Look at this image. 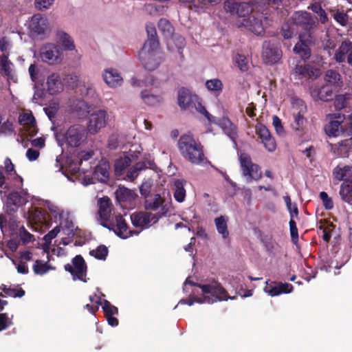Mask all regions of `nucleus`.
<instances>
[{"label": "nucleus", "instance_id": "1", "mask_svg": "<svg viewBox=\"0 0 352 352\" xmlns=\"http://www.w3.org/2000/svg\"><path fill=\"white\" fill-rule=\"evenodd\" d=\"M166 207H163L162 212L152 213L148 211H140L131 215L133 226L140 228L141 230L150 228L158 222L160 219L166 217Z\"/></svg>", "mask_w": 352, "mask_h": 352}, {"label": "nucleus", "instance_id": "2", "mask_svg": "<svg viewBox=\"0 0 352 352\" xmlns=\"http://www.w3.org/2000/svg\"><path fill=\"white\" fill-rule=\"evenodd\" d=\"M202 296H199L200 303L212 304L217 300H226L229 298L228 292L220 284L200 285Z\"/></svg>", "mask_w": 352, "mask_h": 352}, {"label": "nucleus", "instance_id": "3", "mask_svg": "<svg viewBox=\"0 0 352 352\" xmlns=\"http://www.w3.org/2000/svg\"><path fill=\"white\" fill-rule=\"evenodd\" d=\"M291 20L294 25L304 30L307 36H311L318 25L317 17L306 11L295 12Z\"/></svg>", "mask_w": 352, "mask_h": 352}, {"label": "nucleus", "instance_id": "4", "mask_svg": "<svg viewBox=\"0 0 352 352\" xmlns=\"http://www.w3.org/2000/svg\"><path fill=\"white\" fill-rule=\"evenodd\" d=\"M178 148L182 155L193 164H198L197 144L192 136L183 135L178 141Z\"/></svg>", "mask_w": 352, "mask_h": 352}, {"label": "nucleus", "instance_id": "5", "mask_svg": "<svg viewBox=\"0 0 352 352\" xmlns=\"http://www.w3.org/2000/svg\"><path fill=\"white\" fill-rule=\"evenodd\" d=\"M283 52L280 42L276 39L265 41L262 46V58L267 65H274L282 58Z\"/></svg>", "mask_w": 352, "mask_h": 352}, {"label": "nucleus", "instance_id": "6", "mask_svg": "<svg viewBox=\"0 0 352 352\" xmlns=\"http://www.w3.org/2000/svg\"><path fill=\"white\" fill-rule=\"evenodd\" d=\"M239 162L242 175L247 177L248 182L258 181L262 177L261 167L252 162L250 155L246 153H241Z\"/></svg>", "mask_w": 352, "mask_h": 352}, {"label": "nucleus", "instance_id": "7", "mask_svg": "<svg viewBox=\"0 0 352 352\" xmlns=\"http://www.w3.org/2000/svg\"><path fill=\"white\" fill-rule=\"evenodd\" d=\"M293 105V120L291 122V126L295 131L302 132L307 122V120L305 118V114L307 110V106L305 102L300 98L294 99Z\"/></svg>", "mask_w": 352, "mask_h": 352}, {"label": "nucleus", "instance_id": "8", "mask_svg": "<svg viewBox=\"0 0 352 352\" xmlns=\"http://www.w3.org/2000/svg\"><path fill=\"white\" fill-rule=\"evenodd\" d=\"M87 138V130L82 124H74L65 134L66 144L71 147H78Z\"/></svg>", "mask_w": 352, "mask_h": 352}, {"label": "nucleus", "instance_id": "9", "mask_svg": "<svg viewBox=\"0 0 352 352\" xmlns=\"http://www.w3.org/2000/svg\"><path fill=\"white\" fill-rule=\"evenodd\" d=\"M72 265L67 263L65 265V271L69 272L73 276V279H78L83 282H87L85 278L87 276V266L81 255H76L72 260Z\"/></svg>", "mask_w": 352, "mask_h": 352}, {"label": "nucleus", "instance_id": "10", "mask_svg": "<svg viewBox=\"0 0 352 352\" xmlns=\"http://www.w3.org/2000/svg\"><path fill=\"white\" fill-rule=\"evenodd\" d=\"M102 226L109 230H113L116 234L122 239H126L133 236V234H139V232L133 231L130 229L125 219L121 214L116 216L115 222H110L109 223H102Z\"/></svg>", "mask_w": 352, "mask_h": 352}, {"label": "nucleus", "instance_id": "11", "mask_svg": "<svg viewBox=\"0 0 352 352\" xmlns=\"http://www.w3.org/2000/svg\"><path fill=\"white\" fill-rule=\"evenodd\" d=\"M40 58L43 62L49 65H56L62 60L59 47L53 43H47L41 48Z\"/></svg>", "mask_w": 352, "mask_h": 352}, {"label": "nucleus", "instance_id": "12", "mask_svg": "<svg viewBox=\"0 0 352 352\" xmlns=\"http://www.w3.org/2000/svg\"><path fill=\"white\" fill-rule=\"evenodd\" d=\"M140 58L144 67L149 71H153L158 67L161 59L156 50H151L150 47H142L140 52Z\"/></svg>", "mask_w": 352, "mask_h": 352}, {"label": "nucleus", "instance_id": "13", "mask_svg": "<svg viewBox=\"0 0 352 352\" xmlns=\"http://www.w3.org/2000/svg\"><path fill=\"white\" fill-rule=\"evenodd\" d=\"M320 70L309 64H297L293 69L292 75L295 80L316 78Z\"/></svg>", "mask_w": 352, "mask_h": 352}, {"label": "nucleus", "instance_id": "14", "mask_svg": "<svg viewBox=\"0 0 352 352\" xmlns=\"http://www.w3.org/2000/svg\"><path fill=\"white\" fill-rule=\"evenodd\" d=\"M107 113L104 110L93 113L89 120L87 130L91 134L97 133L107 124Z\"/></svg>", "mask_w": 352, "mask_h": 352}, {"label": "nucleus", "instance_id": "15", "mask_svg": "<svg viewBox=\"0 0 352 352\" xmlns=\"http://www.w3.org/2000/svg\"><path fill=\"white\" fill-rule=\"evenodd\" d=\"M299 39L300 42L297 43L293 49L294 52L302 60H307L311 56L309 44L312 43V37L311 36H307L306 34H300Z\"/></svg>", "mask_w": 352, "mask_h": 352}, {"label": "nucleus", "instance_id": "16", "mask_svg": "<svg viewBox=\"0 0 352 352\" xmlns=\"http://www.w3.org/2000/svg\"><path fill=\"white\" fill-rule=\"evenodd\" d=\"M29 28L33 36H43L48 29L46 17L41 14H34L30 22Z\"/></svg>", "mask_w": 352, "mask_h": 352}, {"label": "nucleus", "instance_id": "17", "mask_svg": "<svg viewBox=\"0 0 352 352\" xmlns=\"http://www.w3.org/2000/svg\"><path fill=\"white\" fill-rule=\"evenodd\" d=\"M27 202L25 195H22L19 192L9 193L6 201V211L9 215H13L20 206Z\"/></svg>", "mask_w": 352, "mask_h": 352}, {"label": "nucleus", "instance_id": "18", "mask_svg": "<svg viewBox=\"0 0 352 352\" xmlns=\"http://www.w3.org/2000/svg\"><path fill=\"white\" fill-rule=\"evenodd\" d=\"M256 133L261 140V142L267 151L272 152L276 150V141L265 125L258 124L256 126Z\"/></svg>", "mask_w": 352, "mask_h": 352}, {"label": "nucleus", "instance_id": "19", "mask_svg": "<svg viewBox=\"0 0 352 352\" xmlns=\"http://www.w3.org/2000/svg\"><path fill=\"white\" fill-rule=\"evenodd\" d=\"M197 96H192L190 91L184 87L181 88L178 91V104L182 109H188L192 111L193 109L197 111L195 100Z\"/></svg>", "mask_w": 352, "mask_h": 352}, {"label": "nucleus", "instance_id": "20", "mask_svg": "<svg viewBox=\"0 0 352 352\" xmlns=\"http://www.w3.org/2000/svg\"><path fill=\"white\" fill-rule=\"evenodd\" d=\"M266 285L264 287L265 293L271 296H276L282 294H289L293 291V286L289 283H283L282 282L266 281Z\"/></svg>", "mask_w": 352, "mask_h": 352}, {"label": "nucleus", "instance_id": "21", "mask_svg": "<svg viewBox=\"0 0 352 352\" xmlns=\"http://www.w3.org/2000/svg\"><path fill=\"white\" fill-rule=\"evenodd\" d=\"M144 206L146 210L156 211L160 208L159 212H162L163 207H166V216L168 212V206L160 194H153L146 197L144 199Z\"/></svg>", "mask_w": 352, "mask_h": 352}, {"label": "nucleus", "instance_id": "22", "mask_svg": "<svg viewBox=\"0 0 352 352\" xmlns=\"http://www.w3.org/2000/svg\"><path fill=\"white\" fill-rule=\"evenodd\" d=\"M69 110L77 118H82L89 113V107L83 100L72 99L69 101Z\"/></svg>", "mask_w": 352, "mask_h": 352}, {"label": "nucleus", "instance_id": "23", "mask_svg": "<svg viewBox=\"0 0 352 352\" xmlns=\"http://www.w3.org/2000/svg\"><path fill=\"white\" fill-rule=\"evenodd\" d=\"M13 63L9 60L8 55L0 56V74L6 76L8 81L17 82V77L13 71Z\"/></svg>", "mask_w": 352, "mask_h": 352}, {"label": "nucleus", "instance_id": "24", "mask_svg": "<svg viewBox=\"0 0 352 352\" xmlns=\"http://www.w3.org/2000/svg\"><path fill=\"white\" fill-rule=\"evenodd\" d=\"M193 287H198V283L191 280V277H188L183 286V291L189 296L187 298H183L180 300V304H185L188 305H192L194 302H198V297L194 295Z\"/></svg>", "mask_w": 352, "mask_h": 352}, {"label": "nucleus", "instance_id": "25", "mask_svg": "<svg viewBox=\"0 0 352 352\" xmlns=\"http://www.w3.org/2000/svg\"><path fill=\"white\" fill-rule=\"evenodd\" d=\"M102 77L106 84L110 87H117L123 82L122 77L116 69L110 68L105 69Z\"/></svg>", "mask_w": 352, "mask_h": 352}, {"label": "nucleus", "instance_id": "26", "mask_svg": "<svg viewBox=\"0 0 352 352\" xmlns=\"http://www.w3.org/2000/svg\"><path fill=\"white\" fill-rule=\"evenodd\" d=\"M262 18L266 19V17L260 16L259 17L251 14L247 19H244L245 25L255 34L260 36L264 34L265 29L262 22Z\"/></svg>", "mask_w": 352, "mask_h": 352}, {"label": "nucleus", "instance_id": "27", "mask_svg": "<svg viewBox=\"0 0 352 352\" xmlns=\"http://www.w3.org/2000/svg\"><path fill=\"white\" fill-rule=\"evenodd\" d=\"M47 89L50 94L54 95L63 90V84L59 74L52 73L47 78Z\"/></svg>", "mask_w": 352, "mask_h": 352}, {"label": "nucleus", "instance_id": "28", "mask_svg": "<svg viewBox=\"0 0 352 352\" xmlns=\"http://www.w3.org/2000/svg\"><path fill=\"white\" fill-rule=\"evenodd\" d=\"M20 124L23 125L30 136L37 133L36 120L32 113H23L19 117Z\"/></svg>", "mask_w": 352, "mask_h": 352}, {"label": "nucleus", "instance_id": "29", "mask_svg": "<svg viewBox=\"0 0 352 352\" xmlns=\"http://www.w3.org/2000/svg\"><path fill=\"white\" fill-rule=\"evenodd\" d=\"M148 40L144 44V48L150 47L151 50H157L160 43L157 34L156 28L153 23H148L146 26Z\"/></svg>", "mask_w": 352, "mask_h": 352}, {"label": "nucleus", "instance_id": "30", "mask_svg": "<svg viewBox=\"0 0 352 352\" xmlns=\"http://www.w3.org/2000/svg\"><path fill=\"white\" fill-rule=\"evenodd\" d=\"M350 51H352V41L349 40L344 41L336 51L333 59L338 63H342L345 61L346 55H348Z\"/></svg>", "mask_w": 352, "mask_h": 352}, {"label": "nucleus", "instance_id": "31", "mask_svg": "<svg viewBox=\"0 0 352 352\" xmlns=\"http://www.w3.org/2000/svg\"><path fill=\"white\" fill-rule=\"evenodd\" d=\"M98 204L99 206L98 213L100 219L104 221H109L112 206L111 199L108 197H104L98 200Z\"/></svg>", "mask_w": 352, "mask_h": 352}, {"label": "nucleus", "instance_id": "32", "mask_svg": "<svg viewBox=\"0 0 352 352\" xmlns=\"http://www.w3.org/2000/svg\"><path fill=\"white\" fill-rule=\"evenodd\" d=\"M219 126L224 133L236 144L237 131L236 126L227 118H223L219 122Z\"/></svg>", "mask_w": 352, "mask_h": 352}, {"label": "nucleus", "instance_id": "33", "mask_svg": "<svg viewBox=\"0 0 352 352\" xmlns=\"http://www.w3.org/2000/svg\"><path fill=\"white\" fill-rule=\"evenodd\" d=\"M154 164V162L153 161H141L135 163L132 167L129 168V170L127 171L126 177L128 179H129L131 181L135 180L140 171L144 170L148 168V165L149 166H151Z\"/></svg>", "mask_w": 352, "mask_h": 352}, {"label": "nucleus", "instance_id": "34", "mask_svg": "<svg viewBox=\"0 0 352 352\" xmlns=\"http://www.w3.org/2000/svg\"><path fill=\"white\" fill-rule=\"evenodd\" d=\"M351 95L350 94H344L338 95L334 100V106L336 110L340 111L344 109L346 112L351 111Z\"/></svg>", "mask_w": 352, "mask_h": 352}, {"label": "nucleus", "instance_id": "35", "mask_svg": "<svg viewBox=\"0 0 352 352\" xmlns=\"http://www.w3.org/2000/svg\"><path fill=\"white\" fill-rule=\"evenodd\" d=\"M115 194L119 202H131L137 197V195L133 190L124 186H119Z\"/></svg>", "mask_w": 352, "mask_h": 352}, {"label": "nucleus", "instance_id": "36", "mask_svg": "<svg viewBox=\"0 0 352 352\" xmlns=\"http://www.w3.org/2000/svg\"><path fill=\"white\" fill-rule=\"evenodd\" d=\"M339 194L343 201L352 205V179H346L341 184Z\"/></svg>", "mask_w": 352, "mask_h": 352}, {"label": "nucleus", "instance_id": "37", "mask_svg": "<svg viewBox=\"0 0 352 352\" xmlns=\"http://www.w3.org/2000/svg\"><path fill=\"white\" fill-rule=\"evenodd\" d=\"M56 36L60 44L65 50L72 51L75 49V45L72 37L63 31H58Z\"/></svg>", "mask_w": 352, "mask_h": 352}, {"label": "nucleus", "instance_id": "38", "mask_svg": "<svg viewBox=\"0 0 352 352\" xmlns=\"http://www.w3.org/2000/svg\"><path fill=\"white\" fill-rule=\"evenodd\" d=\"M333 175L334 179H336L339 181H345L346 177H349L352 176V166L349 165H346L344 166L338 165L336 167L334 168L333 170Z\"/></svg>", "mask_w": 352, "mask_h": 352}, {"label": "nucleus", "instance_id": "39", "mask_svg": "<svg viewBox=\"0 0 352 352\" xmlns=\"http://www.w3.org/2000/svg\"><path fill=\"white\" fill-rule=\"evenodd\" d=\"M327 135L329 137H338L342 133L341 122L338 120H331L324 128Z\"/></svg>", "mask_w": 352, "mask_h": 352}, {"label": "nucleus", "instance_id": "40", "mask_svg": "<svg viewBox=\"0 0 352 352\" xmlns=\"http://www.w3.org/2000/svg\"><path fill=\"white\" fill-rule=\"evenodd\" d=\"M109 166L107 164H100L98 165L94 170V175L101 182H107L109 179Z\"/></svg>", "mask_w": 352, "mask_h": 352}, {"label": "nucleus", "instance_id": "41", "mask_svg": "<svg viewBox=\"0 0 352 352\" xmlns=\"http://www.w3.org/2000/svg\"><path fill=\"white\" fill-rule=\"evenodd\" d=\"M214 223L217 232L222 235L223 239H226L229 236L228 230L227 219L224 216H220L214 219Z\"/></svg>", "mask_w": 352, "mask_h": 352}, {"label": "nucleus", "instance_id": "42", "mask_svg": "<svg viewBox=\"0 0 352 352\" xmlns=\"http://www.w3.org/2000/svg\"><path fill=\"white\" fill-rule=\"evenodd\" d=\"M174 197L178 202L184 201L186 197V190L184 189V181L177 179L175 181Z\"/></svg>", "mask_w": 352, "mask_h": 352}, {"label": "nucleus", "instance_id": "43", "mask_svg": "<svg viewBox=\"0 0 352 352\" xmlns=\"http://www.w3.org/2000/svg\"><path fill=\"white\" fill-rule=\"evenodd\" d=\"M55 267L50 265L47 262L41 260H36L33 265V272L37 275H43L50 270H54Z\"/></svg>", "mask_w": 352, "mask_h": 352}, {"label": "nucleus", "instance_id": "44", "mask_svg": "<svg viewBox=\"0 0 352 352\" xmlns=\"http://www.w3.org/2000/svg\"><path fill=\"white\" fill-rule=\"evenodd\" d=\"M131 163V160L129 156L120 157L115 162V172L118 175H122L123 171L130 166Z\"/></svg>", "mask_w": 352, "mask_h": 352}, {"label": "nucleus", "instance_id": "45", "mask_svg": "<svg viewBox=\"0 0 352 352\" xmlns=\"http://www.w3.org/2000/svg\"><path fill=\"white\" fill-rule=\"evenodd\" d=\"M252 7L249 3L246 2H241L238 3L237 7L236 9V13L239 17H249L250 16L252 12Z\"/></svg>", "mask_w": 352, "mask_h": 352}, {"label": "nucleus", "instance_id": "46", "mask_svg": "<svg viewBox=\"0 0 352 352\" xmlns=\"http://www.w3.org/2000/svg\"><path fill=\"white\" fill-rule=\"evenodd\" d=\"M1 289L4 292L5 294L2 293L0 294V296L5 297L6 296L14 297V298H21L25 295V291L22 288H11L7 287L6 285H2Z\"/></svg>", "mask_w": 352, "mask_h": 352}, {"label": "nucleus", "instance_id": "47", "mask_svg": "<svg viewBox=\"0 0 352 352\" xmlns=\"http://www.w3.org/2000/svg\"><path fill=\"white\" fill-rule=\"evenodd\" d=\"M141 96L144 102L149 106H155L162 101L160 96L149 94L147 91H142Z\"/></svg>", "mask_w": 352, "mask_h": 352}, {"label": "nucleus", "instance_id": "48", "mask_svg": "<svg viewBox=\"0 0 352 352\" xmlns=\"http://www.w3.org/2000/svg\"><path fill=\"white\" fill-rule=\"evenodd\" d=\"M206 89L210 91H213L219 94L223 90V83L218 78L208 80L205 83Z\"/></svg>", "mask_w": 352, "mask_h": 352}, {"label": "nucleus", "instance_id": "49", "mask_svg": "<svg viewBox=\"0 0 352 352\" xmlns=\"http://www.w3.org/2000/svg\"><path fill=\"white\" fill-rule=\"evenodd\" d=\"M324 80L330 85H339L341 82V75L336 70L329 69L326 72Z\"/></svg>", "mask_w": 352, "mask_h": 352}, {"label": "nucleus", "instance_id": "50", "mask_svg": "<svg viewBox=\"0 0 352 352\" xmlns=\"http://www.w3.org/2000/svg\"><path fill=\"white\" fill-rule=\"evenodd\" d=\"M158 28L162 34L167 37L173 35L174 28L171 23L166 19H161L158 22Z\"/></svg>", "mask_w": 352, "mask_h": 352}, {"label": "nucleus", "instance_id": "51", "mask_svg": "<svg viewBox=\"0 0 352 352\" xmlns=\"http://www.w3.org/2000/svg\"><path fill=\"white\" fill-rule=\"evenodd\" d=\"M329 146L330 147V151L334 156L343 157L347 155V147L346 145H343L340 143L335 144L329 143Z\"/></svg>", "mask_w": 352, "mask_h": 352}, {"label": "nucleus", "instance_id": "52", "mask_svg": "<svg viewBox=\"0 0 352 352\" xmlns=\"http://www.w3.org/2000/svg\"><path fill=\"white\" fill-rule=\"evenodd\" d=\"M101 305L106 318L118 314V309L107 300H104Z\"/></svg>", "mask_w": 352, "mask_h": 352}, {"label": "nucleus", "instance_id": "53", "mask_svg": "<svg viewBox=\"0 0 352 352\" xmlns=\"http://www.w3.org/2000/svg\"><path fill=\"white\" fill-rule=\"evenodd\" d=\"M318 96L322 101L330 100L333 97L332 89L329 85L322 86L318 91Z\"/></svg>", "mask_w": 352, "mask_h": 352}, {"label": "nucleus", "instance_id": "54", "mask_svg": "<svg viewBox=\"0 0 352 352\" xmlns=\"http://www.w3.org/2000/svg\"><path fill=\"white\" fill-rule=\"evenodd\" d=\"M108 252V249L105 245H100L96 250L90 251L89 254L98 260H105Z\"/></svg>", "mask_w": 352, "mask_h": 352}, {"label": "nucleus", "instance_id": "55", "mask_svg": "<svg viewBox=\"0 0 352 352\" xmlns=\"http://www.w3.org/2000/svg\"><path fill=\"white\" fill-rule=\"evenodd\" d=\"M234 62L241 72L248 70V59L245 56L237 54L234 58Z\"/></svg>", "mask_w": 352, "mask_h": 352}, {"label": "nucleus", "instance_id": "56", "mask_svg": "<svg viewBox=\"0 0 352 352\" xmlns=\"http://www.w3.org/2000/svg\"><path fill=\"white\" fill-rule=\"evenodd\" d=\"M289 230L291 240L294 244H296L298 241V231L296 226V223L294 219H290L289 222Z\"/></svg>", "mask_w": 352, "mask_h": 352}, {"label": "nucleus", "instance_id": "57", "mask_svg": "<svg viewBox=\"0 0 352 352\" xmlns=\"http://www.w3.org/2000/svg\"><path fill=\"white\" fill-rule=\"evenodd\" d=\"M319 196L322 201L323 206L326 210H331L333 208V201L326 192H320Z\"/></svg>", "mask_w": 352, "mask_h": 352}, {"label": "nucleus", "instance_id": "58", "mask_svg": "<svg viewBox=\"0 0 352 352\" xmlns=\"http://www.w3.org/2000/svg\"><path fill=\"white\" fill-rule=\"evenodd\" d=\"M280 33L284 38L289 39L293 37L294 30L291 27L290 24L287 22L282 25Z\"/></svg>", "mask_w": 352, "mask_h": 352}, {"label": "nucleus", "instance_id": "59", "mask_svg": "<svg viewBox=\"0 0 352 352\" xmlns=\"http://www.w3.org/2000/svg\"><path fill=\"white\" fill-rule=\"evenodd\" d=\"M152 187V183L150 181H146L142 184L140 187V192L142 196L145 198L151 195V190Z\"/></svg>", "mask_w": 352, "mask_h": 352}, {"label": "nucleus", "instance_id": "60", "mask_svg": "<svg viewBox=\"0 0 352 352\" xmlns=\"http://www.w3.org/2000/svg\"><path fill=\"white\" fill-rule=\"evenodd\" d=\"M12 324V321L9 319L8 314H0V331L6 330L8 327Z\"/></svg>", "mask_w": 352, "mask_h": 352}, {"label": "nucleus", "instance_id": "61", "mask_svg": "<svg viewBox=\"0 0 352 352\" xmlns=\"http://www.w3.org/2000/svg\"><path fill=\"white\" fill-rule=\"evenodd\" d=\"M311 8L314 12L317 13L320 16L321 22L322 23H324L326 21H327V20H328L327 15L324 11V10L322 9V8L321 7L320 5H319V4L312 5Z\"/></svg>", "mask_w": 352, "mask_h": 352}, {"label": "nucleus", "instance_id": "62", "mask_svg": "<svg viewBox=\"0 0 352 352\" xmlns=\"http://www.w3.org/2000/svg\"><path fill=\"white\" fill-rule=\"evenodd\" d=\"M334 19L342 26H345L348 22V15L343 12H337L334 14Z\"/></svg>", "mask_w": 352, "mask_h": 352}, {"label": "nucleus", "instance_id": "63", "mask_svg": "<svg viewBox=\"0 0 352 352\" xmlns=\"http://www.w3.org/2000/svg\"><path fill=\"white\" fill-rule=\"evenodd\" d=\"M19 235L20 239L23 243H29L30 241H32V239L34 237V236L31 234L29 232H28L23 226L19 229Z\"/></svg>", "mask_w": 352, "mask_h": 352}, {"label": "nucleus", "instance_id": "64", "mask_svg": "<svg viewBox=\"0 0 352 352\" xmlns=\"http://www.w3.org/2000/svg\"><path fill=\"white\" fill-rule=\"evenodd\" d=\"M238 3L234 0H226L224 2V9L231 14H235Z\"/></svg>", "mask_w": 352, "mask_h": 352}]
</instances>
